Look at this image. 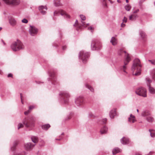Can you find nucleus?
<instances>
[{
    "instance_id": "f257e3e1",
    "label": "nucleus",
    "mask_w": 155,
    "mask_h": 155,
    "mask_svg": "<svg viewBox=\"0 0 155 155\" xmlns=\"http://www.w3.org/2000/svg\"><path fill=\"white\" fill-rule=\"evenodd\" d=\"M22 122L25 127L29 130H32L35 125V120L32 115L25 117Z\"/></svg>"
},
{
    "instance_id": "f03ea898",
    "label": "nucleus",
    "mask_w": 155,
    "mask_h": 155,
    "mask_svg": "<svg viewBox=\"0 0 155 155\" xmlns=\"http://www.w3.org/2000/svg\"><path fill=\"white\" fill-rule=\"evenodd\" d=\"M141 67L140 60L138 58L135 59L134 61L131 68L133 75L135 76L140 75L141 73Z\"/></svg>"
},
{
    "instance_id": "7ed1b4c3",
    "label": "nucleus",
    "mask_w": 155,
    "mask_h": 155,
    "mask_svg": "<svg viewBox=\"0 0 155 155\" xmlns=\"http://www.w3.org/2000/svg\"><path fill=\"white\" fill-rule=\"evenodd\" d=\"M124 53L125 54V58L124 61V65L121 66L120 69L121 70L123 71L124 72L127 73L125 70L127 68L126 66L130 61L131 58L128 54L127 53L126 51L122 50H120L118 52V54L120 55H121L122 54Z\"/></svg>"
},
{
    "instance_id": "20e7f679",
    "label": "nucleus",
    "mask_w": 155,
    "mask_h": 155,
    "mask_svg": "<svg viewBox=\"0 0 155 155\" xmlns=\"http://www.w3.org/2000/svg\"><path fill=\"white\" fill-rule=\"evenodd\" d=\"M59 95V101L61 103L65 104H68L70 96L68 92L64 91L60 92Z\"/></svg>"
},
{
    "instance_id": "39448f33",
    "label": "nucleus",
    "mask_w": 155,
    "mask_h": 155,
    "mask_svg": "<svg viewBox=\"0 0 155 155\" xmlns=\"http://www.w3.org/2000/svg\"><path fill=\"white\" fill-rule=\"evenodd\" d=\"M10 47L13 51H17L23 50L25 48V46L20 41L18 40L12 43Z\"/></svg>"
},
{
    "instance_id": "423d86ee",
    "label": "nucleus",
    "mask_w": 155,
    "mask_h": 155,
    "mask_svg": "<svg viewBox=\"0 0 155 155\" xmlns=\"http://www.w3.org/2000/svg\"><path fill=\"white\" fill-rule=\"evenodd\" d=\"M50 78H48L49 84H51L53 87H56L58 84V82L57 81L55 77V72L54 71H51L48 72Z\"/></svg>"
},
{
    "instance_id": "0eeeda50",
    "label": "nucleus",
    "mask_w": 155,
    "mask_h": 155,
    "mask_svg": "<svg viewBox=\"0 0 155 155\" xmlns=\"http://www.w3.org/2000/svg\"><path fill=\"white\" fill-rule=\"evenodd\" d=\"M89 56V53L83 50L81 51L79 53V58L84 63H86Z\"/></svg>"
},
{
    "instance_id": "6e6552de",
    "label": "nucleus",
    "mask_w": 155,
    "mask_h": 155,
    "mask_svg": "<svg viewBox=\"0 0 155 155\" xmlns=\"http://www.w3.org/2000/svg\"><path fill=\"white\" fill-rule=\"evenodd\" d=\"M136 94L143 97H147V91L144 87H140L137 89L135 91Z\"/></svg>"
},
{
    "instance_id": "1a4fd4ad",
    "label": "nucleus",
    "mask_w": 155,
    "mask_h": 155,
    "mask_svg": "<svg viewBox=\"0 0 155 155\" xmlns=\"http://www.w3.org/2000/svg\"><path fill=\"white\" fill-rule=\"evenodd\" d=\"M91 49L93 50H97L101 47L99 41L97 40H92L91 45Z\"/></svg>"
},
{
    "instance_id": "9d476101",
    "label": "nucleus",
    "mask_w": 155,
    "mask_h": 155,
    "mask_svg": "<svg viewBox=\"0 0 155 155\" xmlns=\"http://www.w3.org/2000/svg\"><path fill=\"white\" fill-rule=\"evenodd\" d=\"M28 31L29 34L31 35L34 36L37 34L38 31V29L35 26L30 25Z\"/></svg>"
},
{
    "instance_id": "9b49d317",
    "label": "nucleus",
    "mask_w": 155,
    "mask_h": 155,
    "mask_svg": "<svg viewBox=\"0 0 155 155\" xmlns=\"http://www.w3.org/2000/svg\"><path fill=\"white\" fill-rule=\"evenodd\" d=\"M5 4L8 5H17L20 3V0H2Z\"/></svg>"
},
{
    "instance_id": "f8f14e48",
    "label": "nucleus",
    "mask_w": 155,
    "mask_h": 155,
    "mask_svg": "<svg viewBox=\"0 0 155 155\" xmlns=\"http://www.w3.org/2000/svg\"><path fill=\"white\" fill-rule=\"evenodd\" d=\"M75 103L78 106H82L84 103V99L83 97H79L75 99Z\"/></svg>"
},
{
    "instance_id": "ddd939ff",
    "label": "nucleus",
    "mask_w": 155,
    "mask_h": 155,
    "mask_svg": "<svg viewBox=\"0 0 155 155\" xmlns=\"http://www.w3.org/2000/svg\"><path fill=\"white\" fill-rule=\"evenodd\" d=\"M60 13V14L61 15L63 16L65 18H70V16L65 12L63 10H61L60 12L57 11H55L54 12V16H56L58 15H59Z\"/></svg>"
},
{
    "instance_id": "4468645a",
    "label": "nucleus",
    "mask_w": 155,
    "mask_h": 155,
    "mask_svg": "<svg viewBox=\"0 0 155 155\" xmlns=\"http://www.w3.org/2000/svg\"><path fill=\"white\" fill-rule=\"evenodd\" d=\"M9 22L10 25L13 27L15 26L17 24L16 20L12 16H10L9 17Z\"/></svg>"
},
{
    "instance_id": "2eb2a0df",
    "label": "nucleus",
    "mask_w": 155,
    "mask_h": 155,
    "mask_svg": "<svg viewBox=\"0 0 155 155\" xmlns=\"http://www.w3.org/2000/svg\"><path fill=\"white\" fill-rule=\"evenodd\" d=\"M39 10L40 12L43 15H45L46 13V11L47 7L46 6L41 5L38 7Z\"/></svg>"
},
{
    "instance_id": "dca6fc26",
    "label": "nucleus",
    "mask_w": 155,
    "mask_h": 155,
    "mask_svg": "<svg viewBox=\"0 0 155 155\" xmlns=\"http://www.w3.org/2000/svg\"><path fill=\"white\" fill-rule=\"evenodd\" d=\"M34 146L35 145L32 144L31 143H27L25 144L24 147L26 150L30 151L32 150Z\"/></svg>"
},
{
    "instance_id": "f3484780",
    "label": "nucleus",
    "mask_w": 155,
    "mask_h": 155,
    "mask_svg": "<svg viewBox=\"0 0 155 155\" xmlns=\"http://www.w3.org/2000/svg\"><path fill=\"white\" fill-rule=\"evenodd\" d=\"M116 110L114 108L111 110L109 113V116L111 119H113L117 115Z\"/></svg>"
},
{
    "instance_id": "a211bd4d",
    "label": "nucleus",
    "mask_w": 155,
    "mask_h": 155,
    "mask_svg": "<svg viewBox=\"0 0 155 155\" xmlns=\"http://www.w3.org/2000/svg\"><path fill=\"white\" fill-rule=\"evenodd\" d=\"M108 131V128L106 126H104L101 127L100 132L101 134H103L107 133Z\"/></svg>"
},
{
    "instance_id": "6ab92c4d",
    "label": "nucleus",
    "mask_w": 155,
    "mask_h": 155,
    "mask_svg": "<svg viewBox=\"0 0 155 155\" xmlns=\"http://www.w3.org/2000/svg\"><path fill=\"white\" fill-rule=\"evenodd\" d=\"M136 121L134 116L132 114L130 115V117L128 118V121L130 123H134Z\"/></svg>"
},
{
    "instance_id": "aec40b11",
    "label": "nucleus",
    "mask_w": 155,
    "mask_h": 155,
    "mask_svg": "<svg viewBox=\"0 0 155 155\" xmlns=\"http://www.w3.org/2000/svg\"><path fill=\"white\" fill-rule=\"evenodd\" d=\"M121 143L123 144H126L128 143L129 139L127 137H123L120 140Z\"/></svg>"
},
{
    "instance_id": "412c9836",
    "label": "nucleus",
    "mask_w": 155,
    "mask_h": 155,
    "mask_svg": "<svg viewBox=\"0 0 155 155\" xmlns=\"http://www.w3.org/2000/svg\"><path fill=\"white\" fill-rule=\"evenodd\" d=\"M110 42L113 45H115L117 44V39L115 37H113L111 38Z\"/></svg>"
},
{
    "instance_id": "4be33fe9",
    "label": "nucleus",
    "mask_w": 155,
    "mask_h": 155,
    "mask_svg": "<svg viewBox=\"0 0 155 155\" xmlns=\"http://www.w3.org/2000/svg\"><path fill=\"white\" fill-rule=\"evenodd\" d=\"M150 114V112L148 110H144L142 112L141 115L143 117H146Z\"/></svg>"
},
{
    "instance_id": "5701e85b",
    "label": "nucleus",
    "mask_w": 155,
    "mask_h": 155,
    "mask_svg": "<svg viewBox=\"0 0 155 155\" xmlns=\"http://www.w3.org/2000/svg\"><path fill=\"white\" fill-rule=\"evenodd\" d=\"M139 35L142 39H144L146 38V35L145 32L142 30L139 31Z\"/></svg>"
},
{
    "instance_id": "b1692460",
    "label": "nucleus",
    "mask_w": 155,
    "mask_h": 155,
    "mask_svg": "<svg viewBox=\"0 0 155 155\" xmlns=\"http://www.w3.org/2000/svg\"><path fill=\"white\" fill-rule=\"evenodd\" d=\"M121 150L118 147L115 148L112 150L113 154L114 155L116 153L121 152Z\"/></svg>"
},
{
    "instance_id": "393cba45",
    "label": "nucleus",
    "mask_w": 155,
    "mask_h": 155,
    "mask_svg": "<svg viewBox=\"0 0 155 155\" xmlns=\"http://www.w3.org/2000/svg\"><path fill=\"white\" fill-rule=\"evenodd\" d=\"M18 144V142L17 141H15L13 143L12 146L11 147V149L12 150L14 151L16 148V146Z\"/></svg>"
},
{
    "instance_id": "a878e982",
    "label": "nucleus",
    "mask_w": 155,
    "mask_h": 155,
    "mask_svg": "<svg viewBox=\"0 0 155 155\" xmlns=\"http://www.w3.org/2000/svg\"><path fill=\"white\" fill-rule=\"evenodd\" d=\"M32 141L35 143H37L38 141V138L35 136H32L31 137Z\"/></svg>"
},
{
    "instance_id": "bb28decb",
    "label": "nucleus",
    "mask_w": 155,
    "mask_h": 155,
    "mask_svg": "<svg viewBox=\"0 0 155 155\" xmlns=\"http://www.w3.org/2000/svg\"><path fill=\"white\" fill-rule=\"evenodd\" d=\"M107 0H101V4L104 8L107 7V4L106 3Z\"/></svg>"
},
{
    "instance_id": "cd10ccee",
    "label": "nucleus",
    "mask_w": 155,
    "mask_h": 155,
    "mask_svg": "<svg viewBox=\"0 0 155 155\" xmlns=\"http://www.w3.org/2000/svg\"><path fill=\"white\" fill-rule=\"evenodd\" d=\"M149 87V89L150 92L152 94H154L155 93V89L153 87H150L148 84Z\"/></svg>"
},
{
    "instance_id": "c85d7f7f",
    "label": "nucleus",
    "mask_w": 155,
    "mask_h": 155,
    "mask_svg": "<svg viewBox=\"0 0 155 155\" xmlns=\"http://www.w3.org/2000/svg\"><path fill=\"white\" fill-rule=\"evenodd\" d=\"M50 127V125L48 124L43 125L42 126V128L43 129L45 130H47Z\"/></svg>"
},
{
    "instance_id": "c756f323",
    "label": "nucleus",
    "mask_w": 155,
    "mask_h": 155,
    "mask_svg": "<svg viewBox=\"0 0 155 155\" xmlns=\"http://www.w3.org/2000/svg\"><path fill=\"white\" fill-rule=\"evenodd\" d=\"M73 25L74 26L76 27L77 28H78L79 29H81V25H80L78 23V21L77 20H76L75 24H74Z\"/></svg>"
},
{
    "instance_id": "7c9ffc66",
    "label": "nucleus",
    "mask_w": 155,
    "mask_h": 155,
    "mask_svg": "<svg viewBox=\"0 0 155 155\" xmlns=\"http://www.w3.org/2000/svg\"><path fill=\"white\" fill-rule=\"evenodd\" d=\"M54 4L55 6H58L61 5L60 0H54Z\"/></svg>"
},
{
    "instance_id": "2f4dec72",
    "label": "nucleus",
    "mask_w": 155,
    "mask_h": 155,
    "mask_svg": "<svg viewBox=\"0 0 155 155\" xmlns=\"http://www.w3.org/2000/svg\"><path fill=\"white\" fill-rule=\"evenodd\" d=\"M146 120L149 122H152L154 120L153 118L150 116L147 117L146 118Z\"/></svg>"
},
{
    "instance_id": "473e14b6",
    "label": "nucleus",
    "mask_w": 155,
    "mask_h": 155,
    "mask_svg": "<svg viewBox=\"0 0 155 155\" xmlns=\"http://www.w3.org/2000/svg\"><path fill=\"white\" fill-rule=\"evenodd\" d=\"M86 87L90 91L92 92H93L94 91V90L93 88L91 87L88 84H86L85 85Z\"/></svg>"
},
{
    "instance_id": "72a5a7b5",
    "label": "nucleus",
    "mask_w": 155,
    "mask_h": 155,
    "mask_svg": "<svg viewBox=\"0 0 155 155\" xmlns=\"http://www.w3.org/2000/svg\"><path fill=\"white\" fill-rule=\"evenodd\" d=\"M149 131L150 133V135L152 137H155V133L153 132V130H149Z\"/></svg>"
},
{
    "instance_id": "f704fd0d",
    "label": "nucleus",
    "mask_w": 155,
    "mask_h": 155,
    "mask_svg": "<svg viewBox=\"0 0 155 155\" xmlns=\"http://www.w3.org/2000/svg\"><path fill=\"white\" fill-rule=\"evenodd\" d=\"M125 9L127 11H130L131 8V6L129 5H126L125 7Z\"/></svg>"
},
{
    "instance_id": "c9c22d12",
    "label": "nucleus",
    "mask_w": 155,
    "mask_h": 155,
    "mask_svg": "<svg viewBox=\"0 0 155 155\" xmlns=\"http://www.w3.org/2000/svg\"><path fill=\"white\" fill-rule=\"evenodd\" d=\"M24 126V125L23 123H19L18 125V129H19L20 128H23Z\"/></svg>"
},
{
    "instance_id": "e433bc0d",
    "label": "nucleus",
    "mask_w": 155,
    "mask_h": 155,
    "mask_svg": "<svg viewBox=\"0 0 155 155\" xmlns=\"http://www.w3.org/2000/svg\"><path fill=\"white\" fill-rule=\"evenodd\" d=\"M14 155H25V152L24 151L16 153H15Z\"/></svg>"
},
{
    "instance_id": "4c0bfd02",
    "label": "nucleus",
    "mask_w": 155,
    "mask_h": 155,
    "mask_svg": "<svg viewBox=\"0 0 155 155\" xmlns=\"http://www.w3.org/2000/svg\"><path fill=\"white\" fill-rule=\"evenodd\" d=\"M59 44V42L58 41H56L54 42L53 44V46L54 47H57Z\"/></svg>"
},
{
    "instance_id": "58836bf2",
    "label": "nucleus",
    "mask_w": 155,
    "mask_h": 155,
    "mask_svg": "<svg viewBox=\"0 0 155 155\" xmlns=\"http://www.w3.org/2000/svg\"><path fill=\"white\" fill-rule=\"evenodd\" d=\"M80 17L81 19L83 21H84L86 19L85 16L83 15H80Z\"/></svg>"
},
{
    "instance_id": "ea45409f",
    "label": "nucleus",
    "mask_w": 155,
    "mask_h": 155,
    "mask_svg": "<svg viewBox=\"0 0 155 155\" xmlns=\"http://www.w3.org/2000/svg\"><path fill=\"white\" fill-rule=\"evenodd\" d=\"M45 142L43 140H41L40 142V145L41 146H43L45 145Z\"/></svg>"
},
{
    "instance_id": "a19ab883",
    "label": "nucleus",
    "mask_w": 155,
    "mask_h": 155,
    "mask_svg": "<svg viewBox=\"0 0 155 155\" xmlns=\"http://www.w3.org/2000/svg\"><path fill=\"white\" fill-rule=\"evenodd\" d=\"M35 107V105H31L29 107L28 110L31 112V110Z\"/></svg>"
},
{
    "instance_id": "79ce46f5",
    "label": "nucleus",
    "mask_w": 155,
    "mask_h": 155,
    "mask_svg": "<svg viewBox=\"0 0 155 155\" xmlns=\"http://www.w3.org/2000/svg\"><path fill=\"white\" fill-rule=\"evenodd\" d=\"M151 75L153 78L155 80V70L153 71Z\"/></svg>"
},
{
    "instance_id": "37998d69",
    "label": "nucleus",
    "mask_w": 155,
    "mask_h": 155,
    "mask_svg": "<svg viewBox=\"0 0 155 155\" xmlns=\"http://www.w3.org/2000/svg\"><path fill=\"white\" fill-rule=\"evenodd\" d=\"M81 23H82L81 24V26H84V27H87V26H88L89 25V23H87L86 24V26H85V22H83L82 21H81Z\"/></svg>"
},
{
    "instance_id": "c03bdc74",
    "label": "nucleus",
    "mask_w": 155,
    "mask_h": 155,
    "mask_svg": "<svg viewBox=\"0 0 155 155\" xmlns=\"http://www.w3.org/2000/svg\"><path fill=\"white\" fill-rule=\"evenodd\" d=\"M22 22L24 23H27L28 22V20L26 18H24L21 20Z\"/></svg>"
},
{
    "instance_id": "a18cd8bd",
    "label": "nucleus",
    "mask_w": 155,
    "mask_h": 155,
    "mask_svg": "<svg viewBox=\"0 0 155 155\" xmlns=\"http://www.w3.org/2000/svg\"><path fill=\"white\" fill-rule=\"evenodd\" d=\"M149 61L152 64L155 65V60H149Z\"/></svg>"
},
{
    "instance_id": "49530a36",
    "label": "nucleus",
    "mask_w": 155,
    "mask_h": 155,
    "mask_svg": "<svg viewBox=\"0 0 155 155\" xmlns=\"http://www.w3.org/2000/svg\"><path fill=\"white\" fill-rule=\"evenodd\" d=\"M146 81L148 82L149 84L151 82V80L148 77L146 78Z\"/></svg>"
},
{
    "instance_id": "de8ad7c7",
    "label": "nucleus",
    "mask_w": 155,
    "mask_h": 155,
    "mask_svg": "<svg viewBox=\"0 0 155 155\" xmlns=\"http://www.w3.org/2000/svg\"><path fill=\"white\" fill-rule=\"evenodd\" d=\"M107 120V119L106 118L103 119L102 121V123L103 124H105L106 123Z\"/></svg>"
},
{
    "instance_id": "09e8293b",
    "label": "nucleus",
    "mask_w": 155,
    "mask_h": 155,
    "mask_svg": "<svg viewBox=\"0 0 155 155\" xmlns=\"http://www.w3.org/2000/svg\"><path fill=\"white\" fill-rule=\"evenodd\" d=\"M71 118V117L70 116H67L64 119L65 121L68 120Z\"/></svg>"
},
{
    "instance_id": "8fccbe9b",
    "label": "nucleus",
    "mask_w": 155,
    "mask_h": 155,
    "mask_svg": "<svg viewBox=\"0 0 155 155\" xmlns=\"http://www.w3.org/2000/svg\"><path fill=\"white\" fill-rule=\"evenodd\" d=\"M88 117H94V115L91 112H90L88 114Z\"/></svg>"
},
{
    "instance_id": "3c124183",
    "label": "nucleus",
    "mask_w": 155,
    "mask_h": 155,
    "mask_svg": "<svg viewBox=\"0 0 155 155\" xmlns=\"http://www.w3.org/2000/svg\"><path fill=\"white\" fill-rule=\"evenodd\" d=\"M31 111L29 110H28L27 111L25 112L24 114L25 115H27Z\"/></svg>"
},
{
    "instance_id": "603ef678",
    "label": "nucleus",
    "mask_w": 155,
    "mask_h": 155,
    "mask_svg": "<svg viewBox=\"0 0 155 155\" xmlns=\"http://www.w3.org/2000/svg\"><path fill=\"white\" fill-rule=\"evenodd\" d=\"M127 18L125 17H124V19L123 20V22L126 23L127 21Z\"/></svg>"
},
{
    "instance_id": "864d4df0",
    "label": "nucleus",
    "mask_w": 155,
    "mask_h": 155,
    "mask_svg": "<svg viewBox=\"0 0 155 155\" xmlns=\"http://www.w3.org/2000/svg\"><path fill=\"white\" fill-rule=\"evenodd\" d=\"M93 28L92 27V26H91L89 27L88 28V30H91V32H93Z\"/></svg>"
},
{
    "instance_id": "5fc2aeb1",
    "label": "nucleus",
    "mask_w": 155,
    "mask_h": 155,
    "mask_svg": "<svg viewBox=\"0 0 155 155\" xmlns=\"http://www.w3.org/2000/svg\"><path fill=\"white\" fill-rule=\"evenodd\" d=\"M129 19L130 20H133L134 19L133 18V17L132 15H130L129 16Z\"/></svg>"
},
{
    "instance_id": "6e6d98bb",
    "label": "nucleus",
    "mask_w": 155,
    "mask_h": 155,
    "mask_svg": "<svg viewBox=\"0 0 155 155\" xmlns=\"http://www.w3.org/2000/svg\"><path fill=\"white\" fill-rule=\"evenodd\" d=\"M35 82H36V84H43V82H41V81H36Z\"/></svg>"
},
{
    "instance_id": "4d7b16f0",
    "label": "nucleus",
    "mask_w": 155,
    "mask_h": 155,
    "mask_svg": "<svg viewBox=\"0 0 155 155\" xmlns=\"http://www.w3.org/2000/svg\"><path fill=\"white\" fill-rule=\"evenodd\" d=\"M132 15L133 16V19H135L137 17V15H134V14H133Z\"/></svg>"
},
{
    "instance_id": "13d9d810",
    "label": "nucleus",
    "mask_w": 155,
    "mask_h": 155,
    "mask_svg": "<svg viewBox=\"0 0 155 155\" xmlns=\"http://www.w3.org/2000/svg\"><path fill=\"white\" fill-rule=\"evenodd\" d=\"M66 48H67V47L66 46L64 45L62 46V49L64 51L66 49Z\"/></svg>"
},
{
    "instance_id": "bf43d9fd",
    "label": "nucleus",
    "mask_w": 155,
    "mask_h": 155,
    "mask_svg": "<svg viewBox=\"0 0 155 155\" xmlns=\"http://www.w3.org/2000/svg\"><path fill=\"white\" fill-rule=\"evenodd\" d=\"M12 74H9L8 75V77L9 78V77H12Z\"/></svg>"
},
{
    "instance_id": "052dcab7",
    "label": "nucleus",
    "mask_w": 155,
    "mask_h": 155,
    "mask_svg": "<svg viewBox=\"0 0 155 155\" xmlns=\"http://www.w3.org/2000/svg\"><path fill=\"white\" fill-rule=\"evenodd\" d=\"M139 9H137L133 12V13H136L139 11Z\"/></svg>"
},
{
    "instance_id": "680f3d73",
    "label": "nucleus",
    "mask_w": 155,
    "mask_h": 155,
    "mask_svg": "<svg viewBox=\"0 0 155 155\" xmlns=\"http://www.w3.org/2000/svg\"><path fill=\"white\" fill-rule=\"evenodd\" d=\"M124 22H123L121 23V26L122 27H124L125 26V25L124 23Z\"/></svg>"
},
{
    "instance_id": "e2e57ef3",
    "label": "nucleus",
    "mask_w": 155,
    "mask_h": 155,
    "mask_svg": "<svg viewBox=\"0 0 155 155\" xmlns=\"http://www.w3.org/2000/svg\"><path fill=\"white\" fill-rule=\"evenodd\" d=\"M154 153V152L153 151H150V152L147 155H151L152 154Z\"/></svg>"
},
{
    "instance_id": "0e129e2a",
    "label": "nucleus",
    "mask_w": 155,
    "mask_h": 155,
    "mask_svg": "<svg viewBox=\"0 0 155 155\" xmlns=\"http://www.w3.org/2000/svg\"><path fill=\"white\" fill-rule=\"evenodd\" d=\"M20 95H21V102L22 103V104H23V102L22 101V100L21 94H20Z\"/></svg>"
},
{
    "instance_id": "69168bd1",
    "label": "nucleus",
    "mask_w": 155,
    "mask_h": 155,
    "mask_svg": "<svg viewBox=\"0 0 155 155\" xmlns=\"http://www.w3.org/2000/svg\"><path fill=\"white\" fill-rule=\"evenodd\" d=\"M1 41H2V42L3 43V44L4 45H5V43L4 42V41H3L2 39V40H1Z\"/></svg>"
},
{
    "instance_id": "338daca9",
    "label": "nucleus",
    "mask_w": 155,
    "mask_h": 155,
    "mask_svg": "<svg viewBox=\"0 0 155 155\" xmlns=\"http://www.w3.org/2000/svg\"><path fill=\"white\" fill-rule=\"evenodd\" d=\"M61 138H58V139H56V140H61Z\"/></svg>"
},
{
    "instance_id": "774afa93",
    "label": "nucleus",
    "mask_w": 155,
    "mask_h": 155,
    "mask_svg": "<svg viewBox=\"0 0 155 155\" xmlns=\"http://www.w3.org/2000/svg\"><path fill=\"white\" fill-rule=\"evenodd\" d=\"M110 2V3H111V4H112L113 3V2L112 1H111V0H110V1H109Z\"/></svg>"
}]
</instances>
